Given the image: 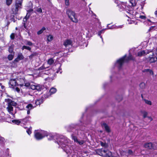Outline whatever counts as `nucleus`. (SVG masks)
Returning a JSON list of instances; mask_svg holds the SVG:
<instances>
[{
	"instance_id": "19",
	"label": "nucleus",
	"mask_w": 157,
	"mask_h": 157,
	"mask_svg": "<svg viewBox=\"0 0 157 157\" xmlns=\"http://www.w3.org/2000/svg\"><path fill=\"white\" fill-rule=\"evenodd\" d=\"M146 52L144 51H142L139 52L137 53V56H141L145 55Z\"/></svg>"
},
{
	"instance_id": "2",
	"label": "nucleus",
	"mask_w": 157,
	"mask_h": 157,
	"mask_svg": "<svg viewBox=\"0 0 157 157\" xmlns=\"http://www.w3.org/2000/svg\"><path fill=\"white\" fill-rule=\"evenodd\" d=\"M66 14L70 19L73 22L77 23L78 20L76 16V13L72 10L68 9L67 10Z\"/></svg>"
},
{
	"instance_id": "22",
	"label": "nucleus",
	"mask_w": 157,
	"mask_h": 157,
	"mask_svg": "<svg viewBox=\"0 0 157 157\" xmlns=\"http://www.w3.org/2000/svg\"><path fill=\"white\" fill-rule=\"evenodd\" d=\"M42 89V86L41 85H36L35 90H36L37 91H40Z\"/></svg>"
},
{
	"instance_id": "35",
	"label": "nucleus",
	"mask_w": 157,
	"mask_h": 157,
	"mask_svg": "<svg viewBox=\"0 0 157 157\" xmlns=\"http://www.w3.org/2000/svg\"><path fill=\"white\" fill-rule=\"evenodd\" d=\"M130 4L131 5L130 6H134L136 5V4L135 3V1L134 0H132L130 1Z\"/></svg>"
},
{
	"instance_id": "25",
	"label": "nucleus",
	"mask_w": 157,
	"mask_h": 157,
	"mask_svg": "<svg viewBox=\"0 0 157 157\" xmlns=\"http://www.w3.org/2000/svg\"><path fill=\"white\" fill-rule=\"evenodd\" d=\"M47 40L49 42L52 41L53 39V37L52 35H49L47 36Z\"/></svg>"
},
{
	"instance_id": "27",
	"label": "nucleus",
	"mask_w": 157,
	"mask_h": 157,
	"mask_svg": "<svg viewBox=\"0 0 157 157\" xmlns=\"http://www.w3.org/2000/svg\"><path fill=\"white\" fill-rule=\"evenodd\" d=\"M6 109L9 113L13 111V107L11 106H9L7 107Z\"/></svg>"
},
{
	"instance_id": "63",
	"label": "nucleus",
	"mask_w": 157,
	"mask_h": 157,
	"mask_svg": "<svg viewBox=\"0 0 157 157\" xmlns=\"http://www.w3.org/2000/svg\"><path fill=\"white\" fill-rule=\"evenodd\" d=\"M147 20H148L149 21V22H151V20H150L149 19H147Z\"/></svg>"
},
{
	"instance_id": "36",
	"label": "nucleus",
	"mask_w": 157,
	"mask_h": 157,
	"mask_svg": "<svg viewBox=\"0 0 157 157\" xmlns=\"http://www.w3.org/2000/svg\"><path fill=\"white\" fill-rule=\"evenodd\" d=\"M12 0H6V4L8 6L10 5L12 3Z\"/></svg>"
},
{
	"instance_id": "30",
	"label": "nucleus",
	"mask_w": 157,
	"mask_h": 157,
	"mask_svg": "<svg viewBox=\"0 0 157 157\" xmlns=\"http://www.w3.org/2000/svg\"><path fill=\"white\" fill-rule=\"evenodd\" d=\"M37 55V53L36 52H33L30 56H29V58L30 59H32L33 57L36 56Z\"/></svg>"
},
{
	"instance_id": "62",
	"label": "nucleus",
	"mask_w": 157,
	"mask_h": 157,
	"mask_svg": "<svg viewBox=\"0 0 157 157\" xmlns=\"http://www.w3.org/2000/svg\"><path fill=\"white\" fill-rule=\"evenodd\" d=\"M24 27L25 29H27V27L26 26V25H24Z\"/></svg>"
},
{
	"instance_id": "60",
	"label": "nucleus",
	"mask_w": 157,
	"mask_h": 157,
	"mask_svg": "<svg viewBox=\"0 0 157 157\" xmlns=\"http://www.w3.org/2000/svg\"><path fill=\"white\" fill-rule=\"evenodd\" d=\"M100 32H101V33H103L104 32V30H101V31H100Z\"/></svg>"
},
{
	"instance_id": "15",
	"label": "nucleus",
	"mask_w": 157,
	"mask_h": 157,
	"mask_svg": "<svg viewBox=\"0 0 157 157\" xmlns=\"http://www.w3.org/2000/svg\"><path fill=\"white\" fill-rule=\"evenodd\" d=\"M101 125L102 128H104L107 132H110L109 127L106 123H103Z\"/></svg>"
},
{
	"instance_id": "16",
	"label": "nucleus",
	"mask_w": 157,
	"mask_h": 157,
	"mask_svg": "<svg viewBox=\"0 0 157 157\" xmlns=\"http://www.w3.org/2000/svg\"><path fill=\"white\" fill-rule=\"evenodd\" d=\"M102 148L98 149L96 150V151L97 154L100 156H102L104 155L102 153Z\"/></svg>"
},
{
	"instance_id": "43",
	"label": "nucleus",
	"mask_w": 157,
	"mask_h": 157,
	"mask_svg": "<svg viewBox=\"0 0 157 157\" xmlns=\"http://www.w3.org/2000/svg\"><path fill=\"white\" fill-rule=\"evenodd\" d=\"M26 44L29 46H32L33 45V43L31 42L28 41H27Z\"/></svg>"
},
{
	"instance_id": "48",
	"label": "nucleus",
	"mask_w": 157,
	"mask_h": 157,
	"mask_svg": "<svg viewBox=\"0 0 157 157\" xmlns=\"http://www.w3.org/2000/svg\"><path fill=\"white\" fill-rule=\"evenodd\" d=\"M147 114V113L146 112H143V117L144 118H145L146 117Z\"/></svg>"
},
{
	"instance_id": "7",
	"label": "nucleus",
	"mask_w": 157,
	"mask_h": 157,
	"mask_svg": "<svg viewBox=\"0 0 157 157\" xmlns=\"http://www.w3.org/2000/svg\"><path fill=\"white\" fill-rule=\"evenodd\" d=\"M9 87L10 88H14V87L18 86L15 79H11L9 82Z\"/></svg>"
},
{
	"instance_id": "12",
	"label": "nucleus",
	"mask_w": 157,
	"mask_h": 157,
	"mask_svg": "<svg viewBox=\"0 0 157 157\" xmlns=\"http://www.w3.org/2000/svg\"><path fill=\"white\" fill-rule=\"evenodd\" d=\"M72 41L70 40H65L63 43V45L65 47H68L69 46L71 45L72 46Z\"/></svg>"
},
{
	"instance_id": "1",
	"label": "nucleus",
	"mask_w": 157,
	"mask_h": 157,
	"mask_svg": "<svg viewBox=\"0 0 157 157\" xmlns=\"http://www.w3.org/2000/svg\"><path fill=\"white\" fill-rule=\"evenodd\" d=\"M60 137V138L58 139L57 140V143L61 146V148L66 153L69 155L72 152L71 149L69 146L67 144L69 142V140L63 136H61Z\"/></svg>"
},
{
	"instance_id": "41",
	"label": "nucleus",
	"mask_w": 157,
	"mask_h": 157,
	"mask_svg": "<svg viewBox=\"0 0 157 157\" xmlns=\"http://www.w3.org/2000/svg\"><path fill=\"white\" fill-rule=\"evenodd\" d=\"M85 142L84 141L82 140H81V141H78L77 142V143L79 144L80 145H82V144L83 143H84Z\"/></svg>"
},
{
	"instance_id": "64",
	"label": "nucleus",
	"mask_w": 157,
	"mask_h": 157,
	"mask_svg": "<svg viewBox=\"0 0 157 157\" xmlns=\"http://www.w3.org/2000/svg\"><path fill=\"white\" fill-rule=\"evenodd\" d=\"M150 52H151L150 51ZM148 52V51L146 53L147 54H148L149 53V52Z\"/></svg>"
},
{
	"instance_id": "14",
	"label": "nucleus",
	"mask_w": 157,
	"mask_h": 157,
	"mask_svg": "<svg viewBox=\"0 0 157 157\" xmlns=\"http://www.w3.org/2000/svg\"><path fill=\"white\" fill-rule=\"evenodd\" d=\"M143 72L144 73H146L147 74L150 75H153L154 74V73L152 70L148 69L144 70L143 71Z\"/></svg>"
},
{
	"instance_id": "23",
	"label": "nucleus",
	"mask_w": 157,
	"mask_h": 157,
	"mask_svg": "<svg viewBox=\"0 0 157 157\" xmlns=\"http://www.w3.org/2000/svg\"><path fill=\"white\" fill-rule=\"evenodd\" d=\"M14 52H13V54H10L8 56L7 58L9 60H11L13 59L14 56Z\"/></svg>"
},
{
	"instance_id": "32",
	"label": "nucleus",
	"mask_w": 157,
	"mask_h": 157,
	"mask_svg": "<svg viewBox=\"0 0 157 157\" xmlns=\"http://www.w3.org/2000/svg\"><path fill=\"white\" fill-rule=\"evenodd\" d=\"M100 144L102 146L105 147H107L108 146V144L105 143L101 142Z\"/></svg>"
},
{
	"instance_id": "57",
	"label": "nucleus",
	"mask_w": 157,
	"mask_h": 157,
	"mask_svg": "<svg viewBox=\"0 0 157 157\" xmlns=\"http://www.w3.org/2000/svg\"><path fill=\"white\" fill-rule=\"evenodd\" d=\"M1 88L2 89H3L4 88V86H1Z\"/></svg>"
},
{
	"instance_id": "24",
	"label": "nucleus",
	"mask_w": 157,
	"mask_h": 157,
	"mask_svg": "<svg viewBox=\"0 0 157 157\" xmlns=\"http://www.w3.org/2000/svg\"><path fill=\"white\" fill-rule=\"evenodd\" d=\"M56 89L54 88H52L50 90V93L51 94H53L56 92Z\"/></svg>"
},
{
	"instance_id": "56",
	"label": "nucleus",
	"mask_w": 157,
	"mask_h": 157,
	"mask_svg": "<svg viewBox=\"0 0 157 157\" xmlns=\"http://www.w3.org/2000/svg\"><path fill=\"white\" fill-rule=\"evenodd\" d=\"M28 117H30L29 116H28V117H25V118L23 119V120L24 121V120H26L27 119V118H28Z\"/></svg>"
},
{
	"instance_id": "58",
	"label": "nucleus",
	"mask_w": 157,
	"mask_h": 157,
	"mask_svg": "<svg viewBox=\"0 0 157 157\" xmlns=\"http://www.w3.org/2000/svg\"><path fill=\"white\" fill-rule=\"evenodd\" d=\"M23 26L25 25L26 23H25V22H24L23 23Z\"/></svg>"
},
{
	"instance_id": "31",
	"label": "nucleus",
	"mask_w": 157,
	"mask_h": 157,
	"mask_svg": "<svg viewBox=\"0 0 157 157\" xmlns=\"http://www.w3.org/2000/svg\"><path fill=\"white\" fill-rule=\"evenodd\" d=\"M144 100L146 104L149 105H152V103L151 101L146 99H144Z\"/></svg>"
},
{
	"instance_id": "3",
	"label": "nucleus",
	"mask_w": 157,
	"mask_h": 157,
	"mask_svg": "<svg viewBox=\"0 0 157 157\" xmlns=\"http://www.w3.org/2000/svg\"><path fill=\"white\" fill-rule=\"evenodd\" d=\"M48 136V133L46 131H41V132H39L35 131L34 132L35 137L37 140L41 139L45 136Z\"/></svg>"
},
{
	"instance_id": "44",
	"label": "nucleus",
	"mask_w": 157,
	"mask_h": 157,
	"mask_svg": "<svg viewBox=\"0 0 157 157\" xmlns=\"http://www.w3.org/2000/svg\"><path fill=\"white\" fill-rule=\"evenodd\" d=\"M139 18L143 20H145L146 18V17L145 16L143 15L140 16Z\"/></svg>"
},
{
	"instance_id": "28",
	"label": "nucleus",
	"mask_w": 157,
	"mask_h": 157,
	"mask_svg": "<svg viewBox=\"0 0 157 157\" xmlns=\"http://www.w3.org/2000/svg\"><path fill=\"white\" fill-rule=\"evenodd\" d=\"M135 58L133 57L131 55H129V56L126 59V61H128L129 60H134Z\"/></svg>"
},
{
	"instance_id": "49",
	"label": "nucleus",
	"mask_w": 157,
	"mask_h": 157,
	"mask_svg": "<svg viewBox=\"0 0 157 157\" xmlns=\"http://www.w3.org/2000/svg\"><path fill=\"white\" fill-rule=\"evenodd\" d=\"M101 32H100V31H99V32H98V35L99 36H100V38H101V39H102V41H103V38H102V36L101 35Z\"/></svg>"
},
{
	"instance_id": "11",
	"label": "nucleus",
	"mask_w": 157,
	"mask_h": 157,
	"mask_svg": "<svg viewBox=\"0 0 157 157\" xmlns=\"http://www.w3.org/2000/svg\"><path fill=\"white\" fill-rule=\"evenodd\" d=\"M24 56L22 53H20L18 54L17 57L14 59V62H17L19 61L22 60L24 59Z\"/></svg>"
},
{
	"instance_id": "52",
	"label": "nucleus",
	"mask_w": 157,
	"mask_h": 157,
	"mask_svg": "<svg viewBox=\"0 0 157 157\" xmlns=\"http://www.w3.org/2000/svg\"><path fill=\"white\" fill-rule=\"evenodd\" d=\"M30 85V84L29 83H26L25 84V86H26L28 87Z\"/></svg>"
},
{
	"instance_id": "50",
	"label": "nucleus",
	"mask_w": 157,
	"mask_h": 157,
	"mask_svg": "<svg viewBox=\"0 0 157 157\" xmlns=\"http://www.w3.org/2000/svg\"><path fill=\"white\" fill-rule=\"evenodd\" d=\"M128 154L130 155H132L133 153L132 151L131 150H129L128 151Z\"/></svg>"
},
{
	"instance_id": "54",
	"label": "nucleus",
	"mask_w": 157,
	"mask_h": 157,
	"mask_svg": "<svg viewBox=\"0 0 157 157\" xmlns=\"http://www.w3.org/2000/svg\"><path fill=\"white\" fill-rule=\"evenodd\" d=\"M154 28V26H151L149 30V31H150L152 29H153Z\"/></svg>"
},
{
	"instance_id": "5",
	"label": "nucleus",
	"mask_w": 157,
	"mask_h": 157,
	"mask_svg": "<svg viewBox=\"0 0 157 157\" xmlns=\"http://www.w3.org/2000/svg\"><path fill=\"white\" fill-rule=\"evenodd\" d=\"M126 57V55H125L123 57L117 60L116 64L119 69H120L121 68L125 60Z\"/></svg>"
},
{
	"instance_id": "61",
	"label": "nucleus",
	"mask_w": 157,
	"mask_h": 157,
	"mask_svg": "<svg viewBox=\"0 0 157 157\" xmlns=\"http://www.w3.org/2000/svg\"><path fill=\"white\" fill-rule=\"evenodd\" d=\"M100 32H101V33H103L104 32V30H101V31H100Z\"/></svg>"
},
{
	"instance_id": "10",
	"label": "nucleus",
	"mask_w": 157,
	"mask_h": 157,
	"mask_svg": "<svg viewBox=\"0 0 157 157\" xmlns=\"http://www.w3.org/2000/svg\"><path fill=\"white\" fill-rule=\"evenodd\" d=\"M144 147L148 149H155L154 145L151 143H146L144 145Z\"/></svg>"
},
{
	"instance_id": "39",
	"label": "nucleus",
	"mask_w": 157,
	"mask_h": 157,
	"mask_svg": "<svg viewBox=\"0 0 157 157\" xmlns=\"http://www.w3.org/2000/svg\"><path fill=\"white\" fill-rule=\"evenodd\" d=\"M31 129L32 128H29V129H27L26 131L28 133V134L30 135V134L31 133Z\"/></svg>"
},
{
	"instance_id": "59",
	"label": "nucleus",
	"mask_w": 157,
	"mask_h": 157,
	"mask_svg": "<svg viewBox=\"0 0 157 157\" xmlns=\"http://www.w3.org/2000/svg\"><path fill=\"white\" fill-rule=\"evenodd\" d=\"M148 118L150 119V121H151L152 120V118L151 117H148Z\"/></svg>"
},
{
	"instance_id": "53",
	"label": "nucleus",
	"mask_w": 157,
	"mask_h": 157,
	"mask_svg": "<svg viewBox=\"0 0 157 157\" xmlns=\"http://www.w3.org/2000/svg\"><path fill=\"white\" fill-rule=\"evenodd\" d=\"M4 140V138L2 137H0V141H3Z\"/></svg>"
},
{
	"instance_id": "46",
	"label": "nucleus",
	"mask_w": 157,
	"mask_h": 157,
	"mask_svg": "<svg viewBox=\"0 0 157 157\" xmlns=\"http://www.w3.org/2000/svg\"><path fill=\"white\" fill-rule=\"evenodd\" d=\"M45 69V67L43 65L41 67H40L38 68V70L40 71L44 69Z\"/></svg>"
},
{
	"instance_id": "38",
	"label": "nucleus",
	"mask_w": 157,
	"mask_h": 157,
	"mask_svg": "<svg viewBox=\"0 0 157 157\" xmlns=\"http://www.w3.org/2000/svg\"><path fill=\"white\" fill-rule=\"evenodd\" d=\"M29 15L28 16V14H27L26 16L23 19V22H25L26 21L27 19L29 18Z\"/></svg>"
},
{
	"instance_id": "13",
	"label": "nucleus",
	"mask_w": 157,
	"mask_h": 157,
	"mask_svg": "<svg viewBox=\"0 0 157 157\" xmlns=\"http://www.w3.org/2000/svg\"><path fill=\"white\" fill-rule=\"evenodd\" d=\"M26 108L27 110V113L28 114H29L30 113V110L33 109V107L31 104H29L26 106Z\"/></svg>"
},
{
	"instance_id": "45",
	"label": "nucleus",
	"mask_w": 157,
	"mask_h": 157,
	"mask_svg": "<svg viewBox=\"0 0 157 157\" xmlns=\"http://www.w3.org/2000/svg\"><path fill=\"white\" fill-rule=\"evenodd\" d=\"M10 38L12 40H13L15 38V35L13 33H12L11 34L10 36Z\"/></svg>"
},
{
	"instance_id": "26",
	"label": "nucleus",
	"mask_w": 157,
	"mask_h": 157,
	"mask_svg": "<svg viewBox=\"0 0 157 157\" xmlns=\"http://www.w3.org/2000/svg\"><path fill=\"white\" fill-rule=\"evenodd\" d=\"M141 89H144L145 87V85L144 83L141 82L139 85Z\"/></svg>"
},
{
	"instance_id": "8",
	"label": "nucleus",
	"mask_w": 157,
	"mask_h": 157,
	"mask_svg": "<svg viewBox=\"0 0 157 157\" xmlns=\"http://www.w3.org/2000/svg\"><path fill=\"white\" fill-rule=\"evenodd\" d=\"M5 101L7 103L8 106H16L17 105V103L15 102L9 98L5 99Z\"/></svg>"
},
{
	"instance_id": "21",
	"label": "nucleus",
	"mask_w": 157,
	"mask_h": 157,
	"mask_svg": "<svg viewBox=\"0 0 157 157\" xmlns=\"http://www.w3.org/2000/svg\"><path fill=\"white\" fill-rule=\"evenodd\" d=\"M14 45L12 44L9 47V52L10 53H12L13 52Z\"/></svg>"
},
{
	"instance_id": "9",
	"label": "nucleus",
	"mask_w": 157,
	"mask_h": 157,
	"mask_svg": "<svg viewBox=\"0 0 157 157\" xmlns=\"http://www.w3.org/2000/svg\"><path fill=\"white\" fill-rule=\"evenodd\" d=\"M147 60L150 63L156 62L157 65V56H155L149 57L148 58Z\"/></svg>"
},
{
	"instance_id": "29",
	"label": "nucleus",
	"mask_w": 157,
	"mask_h": 157,
	"mask_svg": "<svg viewBox=\"0 0 157 157\" xmlns=\"http://www.w3.org/2000/svg\"><path fill=\"white\" fill-rule=\"evenodd\" d=\"M46 29L44 27H43L42 29H41L40 30L38 31L37 33L38 35H40L41 34L43 31L45 30Z\"/></svg>"
},
{
	"instance_id": "18",
	"label": "nucleus",
	"mask_w": 157,
	"mask_h": 157,
	"mask_svg": "<svg viewBox=\"0 0 157 157\" xmlns=\"http://www.w3.org/2000/svg\"><path fill=\"white\" fill-rule=\"evenodd\" d=\"M152 52V55L153 56H157V47L155 48H154L152 51H151Z\"/></svg>"
},
{
	"instance_id": "4",
	"label": "nucleus",
	"mask_w": 157,
	"mask_h": 157,
	"mask_svg": "<svg viewBox=\"0 0 157 157\" xmlns=\"http://www.w3.org/2000/svg\"><path fill=\"white\" fill-rule=\"evenodd\" d=\"M22 0H16L15 8L14 9H13L12 10V11L14 14H17L19 9L21 8Z\"/></svg>"
},
{
	"instance_id": "37",
	"label": "nucleus",
	"mask_w": 157,
	"mask_h": 157,
	"mask_svg": "<svg viewBox=\"0 0 157 157\" xmlns=\"http://www.w3.org/2000/svg\"><path fill=\"white\" fill-rule=\"evenodd\" d=\"M72 139L75 142H77L78 141V140L76 136H72Z\"/></svg>"
},
{
	"instance_id": "34",
	"label": "nucleus",
	"mask_w": 157,
	"mask_h": 157,
	"mask_svg": "<svg viewBox=\"0 0 157 157\" xmlns=\"http://www.w3.org/2000/svg\"><path fill=\"white\" fill-rule=\"evenodd\" d=\"M12 122L17 124H19L20 123L21 121L18 120H13Z\"/></svg>"
},
{
	"instance_id": "47",
	"label": "nucleus",
	"mask_w": 157,
	"mask_h": 157,
	"mask_svg": "<svg viewBox=\"0 0 157 157\" xmlns=\"http://www.w3.org/2000/svg\"><path fill=\"white\" fill-rule=\"evenodd\" d=\"M36 11L39 13L42 12V10L40 8H38L36 9Z\"/></svg>"
},
{
	"instance_id": "6",
	"label": "nucleus",
	"mask_w": 157,
	"mask_h": 157,
	"mask_svg": "<svg viewBox=\"0 0 157 157\" xmlns=\"http://www.w3.org/2000/svg\"><path fill=\"white\" fill-rule=\"evenodd\" d=\"M102 153H103L104 157H110L112 155V153L107 149H104L102 148Z\"/></svg>"
},
{
	"instance_id": "20",
	"label": "nucleus",
	"mask_w": 157,
	"mask_h": 157,
	"mask_svg": "<svg viewBox=\"0 0 157 157\" xmlns=\"http://www.w3.org/2000/svg\"><path fill=\"white\" fill-rule=\"evenodd\" d=\"M54 61L53 58H51L48 60L47 63L49 65H51L54 63Z\"/></svg>"
},
{
	"instance_id": "51",
	"label": "nucleus",
	"mask_w": 157,
	"mask_h": 157,
	"mask_svg": "<svg viewBox=\"0 0 157 157\" xmlns=\"http://www.w3.org/2000/svg\"><path fill=\"white\" fill-rule=\"evenodd\" d=\"M15 90L17 92H19L20 91V89L18 87H16Z\"/></svg>"
},
{
	"instance_id": "17",
	"label": "nucleus",
	"mask_w": 157,
	"mask_h": 157,
	"mask_svg": "<svg viewBox=\"0 0 157 157\" xmlns=\"http://www.w3.org/2000/svg\"><path fill=\"white\" fill-rule=\"evenodd\" d=\"M43 102V99L42 98L37 99L35 101V104L36 105H40Z\"/></svg>"
},
{
	"instance_id": "40",
	"label": "nucleus",
	"mask_w": 157,
	"mask_h": 157,
	"mask_svg": "<svg viewBox=\"0 0 157 157\" xmlns=\"http://www.w3.org/2000/svg\"><path fill=\"white\" fill-rule=\"evenodd\" d=\"M65 5L68 6L70 4L69 0H65Z\"/></svg>"
},
{
	"instance_id": "33",
	"label": "nucleus",
	"mask_w": 157,
	"mask_h": 157,
	"mask_svg": "<svg viewBox=\"0 0 157 157\" xmlns=\"http://www.w3.org/2000/svg\"><path fill=\"white\" fill-rule=\"evenodd\" d=\"M24 49H26L29 51H30L31 50V48L28 46H23L22 47V49L23 50Z\"/></svg>"
},
{
	"instance_id": "42",
	"label": "nucleus",
	"mask_w": 157,
	"mask_h": 157,
	"mask_svg": "<svg viewBox=\"0 0 157 157\" xmlns=\"http://www.w3.org/2000/svg\"><path fill=\"white\" fill-rule=\"evenodd\" d=\"M36 85H30V88L33 90H35Z\"/></svg>"
},
{
	"instance_id": "55",
	"label": "nucleus",
	"mask_w": 157,
	"mask_h": 157,
	"mask_svg": "<svg viewBox=\"0 0 157 157\" xmlns=\"http://www.w3.org/2000/svg\"><path fill=\"white\" fill-rule=\"evenodd\" d=\"M155 15H157V10L155 11Z\"/></svg>"
}]
</instances>
